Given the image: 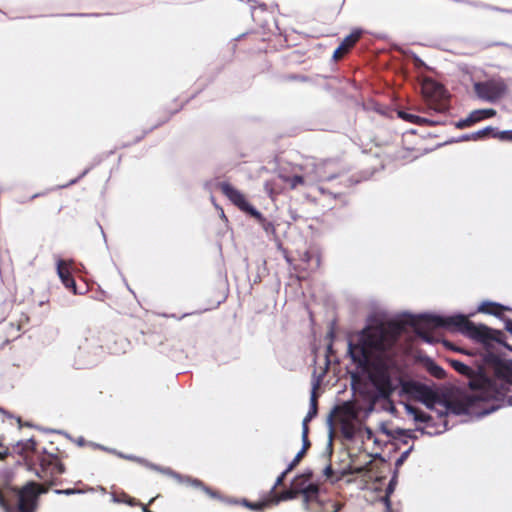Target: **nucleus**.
<instances>
[{
    "mask_svg": "<svg viewBox=\"0 0 512 512\" xmlns=\"http://www.w3.org/2000/svg\"><path fill=\"white\" fill-rule=\"evenodd\" d=\"M472 125H474V124L472 122V118H471L470 114L468 115L467 118L461 119L458 122H456V124H455L456 128H458V129H464V128L470 127Z\"/></svg>",
    "mask_w": 512,
    "mask_h": 512,
    "instance_id": "nucleus-31",
    "label": "nucleus"
},
{
    "mask_svg": "<svg viewBox=\"0 0 512 512\" xmlns=\"http://www.w3.org/2000/svg\"><path fill=\"white\" fill-rule=\"evenodd\" d=\"M406 326L412 327L427 342H431V330L445 328L460 332L487 348L493 347L494 343L506 346L503 332L483 324L476 325L465 315H407L399 321L368 326L358 334L357 342L349 341L348 352L353 362L368 374L369 380L382 398H388L394 391L390 376V369L394 366V347Z\"/></svg>",
    "mask_w": 512,
    "mask_h": 512,
    "instance_id": "nucleus-1",
    "label": "nucleus"
},
{
    "mask_svg": "<svg viewBox=\"0 0 512 512\" xmlns=\"http://www.w3.org/2000/svg\"><path fill=\"white\" fill-rule=\"evenodd\" d=\"M324 473L327 477H331L333 474V470L331 466H327L324 470Z\"/></svg>",
    "mask_w": 512,
    "mask_h": 512,
    "instance_id": "nucleus-41",
    "label": "nucleus"
},
{
    "mask_svg": "<svg viewBox=\"0 0 512 512\" xmlns=\"http://www.w3.org/2000/svg\"><path fill=\"white\" fill-rule=\"evenodd\" d=\"M47 465L51 469L52 475H61L65 471L64 465L57 459L48 461Z\"/></svg>",
    "mask_w": 512,
    "mask_h": 512,
    "instance_id": "nucleus-24",
    "label": "nucleus"
},
{
    "mask_svg": "<svg viewBox=\"0 0 512 512\" xmlns=\"http://www.w3.org/2000/svg\"><path fill=\"white\" fill-rule=\"evenodd\" d=\"M397 114L398 117L401 118L402 120L419 126H436L441 124L440 121L429 119L426 117H420L405 110H399Z\"/></svg>",
    "mask_w": 512,
    "mask_h": 512,
    "instance_id": "nucleus-13",
    "label": "nucleus"
},
{
    "mask_svg": "<svg viewBox=\"0 0 512 512\" xmlns=\"http://www.w3.org/2000/svg\"><path fill=\"white\" fill-rule=\"evenodd\" d=\"M260 223L265 227L266 230L269 228V226H271V223H268V225H266V220Z\"/></svg>",
    "mask_w": 512,
    "mask_h": 512,
    "instance_id": "nucleus-45",
    "label": "nucleus"
},
{
    "mask_svg": "<svg viewBox=\"0 0 512 512\" xmlns=\"http://www.w3.org/2000/svg\"><path fill=\"white\" fill-rule=\"evenodd\" d=\"M496 138L502 140V141H511L512 142V130H506V131H496Z\"/></svg>",
    "mask_w": 512,
    "mask_h": 512,
    "instance_id": "nucleus-33",
    "label": "nucleus"
},
{
    "mask_svg": "<svg viewBox=\"0 0 512 512\" xmlns=\"http://www.w3.org/2000/svg\"><path fill=\"white\" fill-rule=\"evenodd\" d=\"M363 35V30L356 28L353 29L352 32L347 35L340 45L335 49L333 53V59L335 61L341 60L346 54L350 52V50L356 45V43L360 40Z\"/></svg>",
    "mask_w": 512,
    "mask_h": 512,
    "instance_id": "nucleus-11",
    "label": "nucleus"
},
{
    "mask_svg": "<svg viewBox=\"0 0 512 512\" xmlns=\"http://www.w3.org/2000/svg\"><path fill=\"white\" fill-rule=\"evenodd\" d=\"M422 94L428 109L437 113L449 110V95L443 85L433 80H425L422 84Z\"/></svg>",
    "mask_w": 512,
    "mask_h": 512,
    "instance_id": "nucleus-5",
    "label": "nucleus"
},
{
    "mask_svg": "<svg viewBox=\"0 0 512 512\" xmlns=\"http://www.w3.org/2000/svg\"><path fill=\"white\" fill-rule=\"evenodd\" d=\"M304 455V451H299L294 457V459L291 461V463L288 465L287 472H291L300 463Z\"/></svg>",
    "mask_w": 512,
    "mask_h": 512,
    "instance_id": "nucleus-30",
    "label": "nucleus"
},
{
    "mask_svg": "<svg viewBox=\"0 0 512 512\" xmlns=\"http://www.w3.org/2000/svg\"><path fill=\"white\" fill-rule=\"evenodd\" d=\"M490 393L485 390H475L471 394L465 395L460 400H452L446 403V408L450 412L461 415L473 412L474 408L480 407L484 402L490 399Z\"/></svg>",
    "mask_w": 512,
    "mask_h": 512,
    "instance_id": "nucleus-7",
    "label": "nucleus"
},
{
    "mask_svg": "<svg viewBox=\"0 0 512 512\" xmlns=\"http://www.w3.org/2000/svg\"><path fill=\"white\" fill-rule=\"evenodd\" d=\"M450 364L455 371L462 375L470 376L472 373V368L459 360H451Z\"/></svg>",
    "mask_w": 512,
    "mask_h": 512,
    "instance_id": "nucleus-23",
    "label": "nucleus"
},
{
    "mask_svg": "<svg viewBox=\"0 0 512 512\" xmlns=\"http://www.w3.org/2000/svg\"><path fill=\"white\" fill-rule=\"evenodd\" d=\"M279 178L286 183L290 189H296L299 186H303L305 184V179L303 176L300 175H284L280 174Z\"/></svg>",
    "mask_w": 512,
    "mask_h": 512,
    "instance_id": "nucleus-20",
    "label": "nucleus"
},
{
    "mask_svg": "<svg viewBox=\"0 0 512 512\" xmlns=\"http://www.w3.org/2000/svg\"><path fill=\"white\" fill-rule=\"evenodd\" d=\"M406 409L408 414L413 416L414 420L417 422L428 423L430 420H432V417L429 414L423 412L418 407L407 405Z\"/></svg>",
    "mask_w": 512,
    "mask_h": 512,
    "instance_id": "nucleus-19",
    "label": "nucleus"
},
{
    "mask_svg": "<svg viewBox=\"0 0 512 512\" xmlns=\"http://www.w3.org/2000/svg\"><path fill=\"white\" fill-rule=\"evenodd\" d=\"M313 473L311 471L297 475L291 485L299 494H303L306 501L317 497L319 488L317 484L311 483Z\"/></svg>",
    "mask_w": 512,
    "mask_h": 512,
    "instance_id": "nucleus-9",
    "label": "nucleus"
},
{
    "mask_svg": "<svg viewBox=\"0 0 512 512\" xmlns=\"http://www.w3.org/2000/svg\"><path fill=\"white\" fill-rule=\"evenodd\" d=\"M298 495H299V493L291 485L290 489H287L278 495L277 501H286V500L295 499Z\"/></svg>",
    "mask_w": 512,
    "mask_h": 512,
    "instance_id": "nucleus-26",
    "label": "nucleus"
},
{
    "mask_svg": "<svg viewBox=\"0 0 512 512\" xmlns=\"http://www.w3.org/2000/svg\"><path fill=\"white\" fill-rule=\"evenodd\" d=\"M373 442L374 445L377 446V448H380V442L378 440V438L374 435V438H372L371 440Z\"/></svg>",
    "mask_w": 512,
    "mask_h": 512,
    "instance_id": "nucleus-43",
    "label": "nucleus"
},
{
    "mask_svg": "<svg viewBox=\"0 0 512 512\" xmlns=\"http://www.w3.org/2000/svg\"><path fill=\"white\" fill-rule=\"evenodd\" d=\"M143 512H153V511L147 509L146 507H143Z\"/></svg>",
    "mask_w": 512,
    "mask_h": 512,
    "instance_id": "nucleus-49",
    "label": "nucleus"
},
{
    "mask_svg": "<svg viewBox=\"0 0 512 512\" xmlns=\"http://www.w3.org/2000/svg\"><path fill=\"white\" fill-rule=\"evenodd\" d=\"M489 137L496 138V129L491 126H488L481 130L473 132L470 135H467L465 137V139L466 140H480V139H485V138H489Z\"/></svg>",
    "mask_w": 512,
    "mask_h": 512,
    "instance_id": "nucleus-17",
    "label": "nucleus"
},
{
    "mask_svg": "<svg viewBox=\"0 0 512 512\" xmlns=\"http://www.w3.org/2000/svg\"><path fill=\"white\" fill-rule=\"evenodd\" d=\"M290 472H287V468L277 477L275 485L273 486V490L276 489L278 486H281L286 478V476Z\"/></svg>",
    "mask_w": 512,
    "mask_h": 512,
    "instance_id": "nucleus-35",
    "label": "nucleus"
},
{
    "mask_svg": "<svg viewBox=\"0 0 512 512\" xmlns=\"http://www.w3.org/2000/svg\"><path fill=\"white\" fill-rule=\"evenodd\" d=\"M486 362L493 369V374L496 379L512 386V365L510 363L494 354L488 355Z\"/></svg>",
    "mask_w": 512,
    "mask_h": 512,
    "instance_id": "nucleus-10",
    "label": "nucleus"
},
{
    "mask_svg": "<svg viewBox=\"0 0 512 512\" xmlns=\"http://www.w3.org/2000/svg\"><path fill=\"white\" fill-rule=\"evenodd\" d=\"M288 80H294V81H304L306 80V77L300 76V75H289L287 76Z\"/></svg>",
    "mask_w": 512,
    "mask_h": 512,
    "instance_id": "nucleus-39",
    "label": "nucleus"
},
{
    "mask_svg": "<svg viewBox=\"0 0 512 512\" xmlns=\"http://www.w3.org/2000/svg\"><path fill=\"white\" fill-rule=\"evenodd\" d=\"M302 441H303V446H302V449L300 451H304V453L306 454V451L310 447V441L308 439V436H306V438H302Z\"/></svg>",
    "mask_w": 512,
    "mask_h": 512,
    "instance_id": "nucleus-38",
    "label": "nucleus"
},
{
    "mask_svg": "<svg viewBox=\"0 0 512 512\" xmlns=\"http://www.w3.org/2000/svg\"><path fill=\"white\" fill-rule=\"evenodd\" d=\"M57 494H66V495H70V494H73L75 492L74 489H66V490H56L55 491Z\"/></svg>",
    "mask_w": 512,
    "mask_h": 512,
    "instance_id": "nucleus-40",
    "label": "nucleus"
},
{
    "mask_svg": "<svg viewBox=\"0 0 512 512\" xmlns=\"http://www.w3.org/2000/svg\"><path fill=\"white\" fill-rule=\"evenodd\" d=\"M428 370L431 375L438 379H444L446 376L445 370L435 363H431L428 367Z\"/></svg>",
    "mask_w": 512,
    "mask_h": 512,
    "instance_id": "nucleus-27",
    "label": "nucleus"
},
{
    "mask_svg": "<svg viewBox=\"0 0 512 512\" xmlns=\"http://www.w3.org/2000/svg\"><path fill=\"white\" fill-rule=\"evenodd\" d=\"M475 95L482 101L495 103L508 93V85L501 77H494L473 84Z\"/></svg>",
    "mask_w": 512,
    "mask_h": 512,
    "instance_id": "nucleus-6",
    "label": "nucleus"
},
{
    "mask_svg": "<svg viewBox=\"0 0 512 512\" xmlns=\"http://www.w3.org/2000/svg\"><path fill=\"white\" fill-rule=\"evenodd\" d=\"M9 455V448L4 443V437L0 436V460H4Z\"/></svg>",
    "mask_w": 512,
    "mask_h": 512,
    "instance_id": "nucleus-32",
    "label": "nucleus"
},
{
    "mask_svg": "<svg viewBox=\"0 0 512 512\" xmlns=\"http://www.w3.org/2000/svg\"><path fill=\"white\" fill-rule=\"evenodd\" d=\"M188 482L193 486V487H196V488H202L208 495L212 496V497H215L217 495V492L212 490L211 488L205 486V484L201 481V480H198V479H191L189 478L188 479Z\"/></svg>",
    "mask_w": 512,
    "mask_h": 512,
    "instance_id": "nucleus-25",
    "label": "nucleus"
},
{
    "mask_svg": "<svg viewBox=\"0 0 512 512\" xmlns=\"http://www.w3.org/2000/svg\"><path fill=\"white\" fill-rule=\"evenodd\" d=\"M393 491H394V481L391 480L386 489V495L383 498V501L385 503V512H391L390 494H392Z\"/></svg>",
    "mask_w": 512,
    "mask_h": 512,
    "instance_id": "nucleus-28",
    "label": "nucleus"
},
{
    "mask_svg": "<svg viewBox=\"0 0 512 512\" xmlns=\"http://www.w3.org/2000/svg\"><path fill=\"white\" fill-rule=\"evenodd\" d=\"M57 273L60 277L63 285L71 290L74 294H77L76 282L73 278L69 264L65 260H59L57 263Z\"/></svg>",
    "mask_w": 512,
    "mask_h": 512,
    "instance_id": "nucleus-12",
    "label": "nucleus"
},
{
    "mask_svg": "<svg viewBox=\"0 0 512 512\" xmlns=\"http://www.w3.org/2000/svg\"><path fill=\"white\" fill-rule=\"evenodd\" d=\"M356 413L349 403L336 406L330 413L328 422L331 427L338 428L346 440H352L358 428L354 423Z\"/></svg>",
    "mask_w": 512,
    "mask_h": 512,
    "instance_id": "nucleus-3",
    "label": "nucleus"
},
{
    "mask_svg": "<svg viewBox=\"0 0 512 512\" xmlns=\"http://www.w3.org/2000/svg\"><path fill=\"white\" fill-rule=\"evenodd\" d=\"M218 189L226 196L238 209L255 218L258 222H264L265 217L255 209L246 199L245 195L228 182L218 184Z\"/></svg>",
    "mask_w": 512,
    "mask_h": 512,
    "instance_id": "nucleus-8",
    "label": "nucleus"
},
{
    "mask_svg": "<svg viewBox=\"0 0 512 512\" xmlns=\"http://www.w3.org/2000/svg\"><path fill=\"white\" fill-rule=\"evenodd\" d=\"M38 196H39V194H34V195L31 197V199H34V198H36V197H38Z\"/></svg>",
    "mask_w": 512,
    "mask_h": 512,
    "instance_id": "nucleus-50",
    "label": "nucleus"
},
{
    "mask_svg": "<svg viewBox=\"0 0 512 512\" xmlns=\"http://www.w3.org/2000/svg\"><path fill=\"white\" fill-rule=\"evenodd\" d=\"M37 475H38V477H39V478H41V479H44V478H45V477H44L40 472H37Z\"/></svg>",
    "mask_w": 512,
    "mask_h": 512,
    "instance_id": "nucleus-48",
    "label": "nucleus"
},
{
    "mask_svg": "<svg viewBox=\"0 0 512 512\" xmlns=\"http://www.w3.org/2000/svg\"><path fill=\"white\" fill-rule=\"evenodd\" d=\"M310 421H306V417L303 419V422H302V438H306V436H308V433H309V427H308V423Z\"/></svg>",
    "mask_w": 512,
    "mask_h": 512,
    "instance_id": "nucleus-37",
    "label": "nucleus"
},
{
    "mask_svg": "<svg viewBox=\"0 0 512 512\" xmlns=\"http://www.w3.org/2000/svg\"><path fill=\"white\" fill-rule=\"evenodd\" d=\"M368 457H373L367 461L364 465H357L354 460L351 461L348 472L350 474H361L368 481H381L386 477V472L389 470L388 463L379 456L378 452L372 451L368 453Z\"/></svg>",
    "mask_w": 512,
    "mask_h": 512,
    "instance_id": "nucleus-4",
    "label": "nucleus"
},
{
    "mask_svg": "<svg viewBox=\"0 0 512 512\" xmlns=\"http://www.w3.org/2000/svg\"><path fill=\"white\" fill-rule=\"evenodd\" d=\"M243 504H244L246 507H248V508H250V509H252V510H255V511L260 510V509H262L263 507L267 506V502L250 503V502H249V501H247V500H244V501H243Z\"/></svg>",
    "mask_w": 512,
    "mask_h": 512,
    "instance_id": "nucleus-34",
    "label": "nucleus"
},
{
    "mask_svg": "<svg viewBox=\"0 0 512 512\" xmlns=\"http://www.w3.org/2000/svg\"><path fill=\"white\" fill-rule=\"evenodd\" d=\"M47 490L36 482H28L20 489H0V508L4 512H36L38 497Z\"/></svg>",
    "mask_w": 512,
    "mask_h": 512,
    "instance_id": "nucleus-2",
    "label": "nucleus"
},
{
    "mask_svg": "<svg viewBox=\"0 0 512 512\" xmlns=\"http://www.w3.org/2000/svg\"><path fill=\"white\" fill-rule=\"evenodd\" d=\"M357 434L362 439L364 450L369 449L368 442L374 438V433L370 428H358Z\"/></svg>",
    "mask_w": 512,
    "mask_h": 512,
    "instance_id": "nucleus-22",
    "label": "nucleus"
},
{
    "mask_svg": "<svg viewBox=\"0 0 512 512\" xmlns=\"http://www.w3.org/2000/svg\"><path fill=\"white\" fill-rule=\"evenodd\" d=\"M335 163L330 160L322 161L316 165V173L321 181L331 180L339 175V171L331 169Z\"/></svg>",
    "mask_w": 512,
    "mask_h": 512,
    "instance_id": "nucleus-14",
    "label": "nucleus"
},
{
    "mask_svg": "<svg viewBox=\"0 0 512 512\" xmlns=\"http://www.w3.org/2000/svg\"><path fill=\"white\" fill-rule=\"evenodd\" d=\"M496 110L492 108L477 109L470 113L473 124L480 122L484 119L492 118L496 115Z\"/></svg>",
    "mask_w": 512,
    "mask_h": 512,
    "instance_id": "nucleus-18",
    "label": "nucleus"
},
{
    "mask_svg": "<svg viewBox=\"0 0 512 512\" xmlns=\"http://www.w3.org/2000/svg\"><path fill=\"white\" fill-rule=\"evenodd\" d=\"M505 328L512 333V321L511 320H508L506 321V325H505Z\"/></svg>",
    "mask_w": 512,
    "mask_h": 512,
    "instance_id": "nucleus-42",
    "label": "nucleus"
},
{
    "mask_svg": "<svg viewBox=\"0 0 512 512\" xmlns=\"http://www.w3.org/2000/svg\"><path fill=\"white\" fill-rule=\"evenodd\" d=\"M415 390L426 407L429 409L433 408V405L438 400L437 393L423 384L416 385Z\"/></svg>",
    "mask_w": 512,
    "mask_h": 512,
    "instance_id": "nucleus-15",
    "label": "nucleus"
},
{
    "mask_svg": "<svg viewBox=\"0 0 512 512\" xmlns=\"http://www.w3.org/2000/svg\"><path fill=\"white\" fill-rule=\"evenodd\" d=\"M269 193H270V195L272 196V195L274 194V190H273V189H270V190H269ZM275 194H278V192H275Z\"/></svg>",
    "mask_w": 512,
    "mask_h": 512,
    "instance_id": "nucleus-47",
    "label": "nucleus"
},
{
    "mask_svg": "<svg viewBox=\"0 0 512 512\" xmlns=\"http://www.w3.org/2000/svg\"><path fill=\"white\" fill-rule=\"evenodd\" d=\"M118 456L120 458H123V459H126V460H129V461H133V462H138V463H142L143 460L137 456H133V455H125L123 453H118Z\"/></svg>",
    "mask_w": 512,
    "mask_h": 512,
    "instance_id": "nucleus-36",
    "label": "nucleus"
},
{
    "mask_svg": "<svg viewBox=\"0 0 512 512\" xmlns=\"http://www.w3.org/2000/svg\"><path fill=\"white\" fill-rule=\"evenodd\" d=\"M314 257V253L311 252V251H305L301 257V259L307 263H309ZM315 258H316V268H318L320 266V255L319 254H316L315 255Z\"/></svg>",
    "mask_w": 512,
    "mask_h": 512,
    "instance_id": "nucleus-29",
    "label": "nucleus"
},
{
    "mask_svg": "<svg viewBox=\"0 0 512 512\" xmlns=\"http://www.w3.org/2000/svg\"><path fill=\"white\" fill-rule=\"evenodd\" d=\"M42 472L45 471V460H42L41 462Z\"/></svg>",
    "mask_w": 512,
    "mask_h": 512,
    "instance_id": "nucleus-46",
    "label": "nucleus"
},
{
    "mask_svg": "<svg viewBox=\"0 0 512 512\" xmlns=\"http://www.w3.org/2000/svg\"><path fill=\"white\" fill-rule=\"evenodd\" d=\"M508 310L507 307L496 303V302H490V301H484L481 303V305L478 307V311L485 314L494 315L497 317H501L503 312Z\"/></svg>",
    "mask_w": 512,
    "mask_h": 512,
    "instance_id": "nucleus-16",
    "label": "nucleus"
},
{
    "mask_svg": "<svg viewBox=\"0 0 512 512\" xmlns=\"http://www.w3.org/2000/svg\"><path fill=\"white\" fill-rule=\"evenodd\" d=\"M318 388V385L316 384L313 387L311 397H310V409L306 415V421H311L318 413V395L316 393V390Z\"/></svg>",
    "mask_w": 512,
    "mask_h": 512,
    "instance_id": "nucleus-21",
    "label": "nucleus"
},
{
    "mask_svg": "<svg viewBox=\"0 0 512 512\" xmlns=\"http://www.w3.org/2000/svg\"><path fill=\"white\" fill-rule=\"evenodd\" d=\"M260 223L265 227L266 230L269 228V226H271V223H268V225H266V220Z\"/></svg>",
    "mask_w": 512,
    "mask_h": 512,
    "instance_id": "nucleus-44",
    "label": "nucleus"
}]
</instances>
